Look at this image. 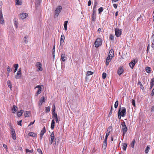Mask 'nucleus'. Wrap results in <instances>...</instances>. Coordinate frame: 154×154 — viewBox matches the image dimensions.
Segmentation results:
<instances>
[{"instance_id": "37998d69", "label": "nucleus", "mask_w": 154, "mask_h": 154, "mask_svg": "<svg viewBox=\"0 0 154 154\" xmlns=\"http://www.w3.org/2000/svg\"><path fill=\"white\" fill-rule=\"evenodd\" d=\"M131 103L133 106H135V100L132 99L131 100Z\"/></svg>"}, {"instance_id": "5fc2aeb1", "label": "nucleus", "mask_w": 154, "mask_h": 154, "mask_svg": "<svg viewBox=\"0 0 154 154\" xmlns=\"http://www.w3.org/2000/svg\"><path fill=\"white\" fill-rule=\"evenodd\" d=\"M35 121V120H34V121L33 122H30V124L28 125V126L29 127V126L33 125Z\"/></svg>"}, {"instance_id": "774afa93", "label": "nucleus", "mask_w": 154, "mask_h": 154, "mask_svg": "<svg viewBox=\"0 0 154 154\" xmlns=\"http://www.w3.org/2000/svg\"><path fill=\"white\" fill-rule=\"evenodd\" d=\"M3 146L6 149H8V148H7V146L6 144H3Z\"/></svg>"}, {"instance_id": "a18cd8bd", "label": "nucleus", "mask_w": 154, "mask_h": 154, "mask_svg": "<svg viewBox=\"0 0 154 154\" xmlns=\"http://www.w3.org/2000/svg\"><path fill=\"white\" fill-rule=\"evenodd\" d=\"M41 89H38V90L36 92V94L37 95L39 94H40L41 92Z\"/></svg>"}, {"instance_id": "4c0bfd02", "label": "nucleus", "mask_w": 154, "mask_h": 154, "mask_svg": "<svg viewBox=\"0 0 154 154\" xmlns=\"http://www.w3.org/2000/svg\"><path fill=\"white\" fill-rule=\"evenodd\" d=\"M19 66L18 64H14L13 65V67H14V69H17Z\"/></svg>"}, {"instance_id": "680f3d73", "label": "nucleus", "mask_w": 154, "mask_h": 154, "mask_svg": "<svg viewBox=\"0 0 154 154\" xmlns=\"http://www.w3.org/2000/svg\"><path fill=\"white\" fill-rule=\"evenodd\" d=\"M91 5V1L90 0H89L88 2V5L90 6Z\"/></svg>"}, {"instance_id": "6e6d98bb", "label": "nucleus", "mask_w": 154, "mask_h": 154, "mask_svg": "<svg viewBox=\"0 0 154 154\" xmlns=\"http://www.w3.org/2000/svg\"><path fill=\"white\" fill-rule=\"evenodd\" d=\"M97 3L96 2L94 3V6L93 7V10H94V9H95L96 8V6H97Z\"/></svg>"}, {"instance_id": "c9c22d12", "label": "nucleus", "mask_w": 154, "mask_h": 154, "mask_svg": "<svg viewBox=\"0 0 154 154\" xmlns=\"http://www.w3.org/2000/svg\"><path fill=\"white\" fill-rule=\"evenodd\" d=\"M118 104H119V102H118V100H116V102L115 103V104H114V107L116 109L117 108L118 106Z\"/></svg>"}, {"instance_id": "6ab92c4d", "label": "nucleus", "mask_w": 154, "mask_h": 154, "mask_svg": "<svg viewBox=\"0 0 154 154\" xmlns=\"http://www.w3.org/2000/svg\"><path fill=\"white\" fill-rule=\"evenodd\" d=\"M61 59L62 60L63 62H64L66 60V58L65 57V54H64L61 53Z\"/></svg>"}, {"instance_id": "4be33fe9", "label": "nucleus", "mask_w": 154, "mask_h": 154, "mask_svg": "<svg viewBox=\"0 0 154 154\" xmlns=\"http://www.w3.org/2000/svg\"><path fill=\"white\" fill-rule=\"evenodd\" d=\"M137 85H140V88L142 90H144V87L142 83V82L140 81L139 79L138 80V83H137Z\"/></svg>"}, {"instance_id": "864d4df0", "label": "nucleus", "mask_w": 154, "mask_h": 154, "mask_svg": "<svg viewBox=\"0 0 154 154\" xmlns=\"http://www.w3.org/2000/svg\"><path fill=\"white\" fill-rule=\"evenodd\" d=\"M150 84H153L154 85V78H152V79L150 83Z\"/></svg>"}, {"instance_id": "72a5a7b5", "label": "nucleus", "mask_w": 154, "mask_h": 154, "mask_svg": "<svg viewBox=\"0 0 154 154\" xmlns=\"http://www.w3.org/2000/svg\"><path fill=\"white\" fill-rule=\"evenodd\" d=\"M107 133L105 136V138L106 139H107L108 137L109 134V133L110 132V130H107Z\"/></svg>"}, {"instance_id": "a211bd4d", "label": "nucleus", "mask_w": 154, "mask_h": 154, "mask_svg": "<svg viewBox=\"0 0 154 154\" xmlns=\"http://www.w3.org/2000/svg\"><path fill=\"white\" fill-rule=\"evenodd\" d=\"M24 111L23 110H20L17 113V115L18 117L21 116L23 113Z\"/></svg>"}, {"instance_id": "79ce46f5", "label": "nucleus", "mask_w": 154, "mask_h": 154, "mask_svg": "<svg viewBox=\"0 0 154 154\" xmlns=\"http://www.w3.org/2000/svg\"><path fill=\"white\" fill-rule=\"evenodd\" d=\"M24 41L26 44L27 43V42H28V41L27 39V38L26 36L24 37Z\"/></svg>"}, {"instance_id": "e433bc0d", "label": "nucleus", "mask_w": 154, "mask_h": 154, "mask_svg": "<svg viewBox=\"0 0 154 154\" xmlns=\"http://www.w3.org/2000/svg\"><path fill=\"white\" fill-rule=\"evenodd\" d=\"M52 116H52V117H54L55 118L57 117V115L55 113V112H52Z\"/></svg>"}, {"instance_id": "49530a36", "label": "nucleus", "mask_w": 154, "mask_h": 154, "mask_svg": "<svg viewBox=\"0 0 154 154\" xmlns=\"http://www.w3.org/2000/svg\"><path fill=\"white\" fill-rule=\"evenodd\" d=\"M112 106L110 112L109 114V116H110L112 114Z\"/></svg>"}, {"instance_id": "6e6552de", "label": "nucleus", "mask_w": 154, "mask_h": 154, "mask_svg": "<svg viewBox=\"0 0 154 154\" xmlns=\"http://www.w3.org/2000/svg\"><path fill=\"white\" fill-rule=\"evenodd\" d=\"M28 16V14L26 13H22L19 15V18L22 20H23L26 18Z\"/></svg>"}, {"instance_id": "f704fd0d", "label": "nucleus", "mask_w": 154, "mask_h": 154, "mask_svg": "<svg viewBox=\"0 0 154 154\" xmlns=\"http://www.w3.org/2000/svg\"><path fill=\"white\" fill-rule=\"evenodd\" d=\"M51 139L54 140V132H52L51 135Z\"/></svg>"}, {"instance_id": "7ed1b4c3", "label": "nucleus", "mask_w": 154, "mask_h": 154, "mask_svg": "<svg viewBox=\"0 0 154 154\" xmlns=\"http://www.w3.org/2000/svg\"><path fill=\"white\" fill-rule=\"evenodd\" d=\"M121 125L122 126V130L123 132L122 135L123 136H124L125 134L127 132L128 128L125 122L123 121L122 122Z\"/></svg>"}, {"instance_id": "052dcab7", "label": "nucleus", "mask_w": 154, "mask_h": 154, "mask_svg": "<svg viewBox=\"0 0 154 154\" xmlns=\"http://www.w3.org/2000/svg\"><path fill=\"white\" fill-rule=\"evenodd\" d=\"M54 141V140L51 139L50 140V145H51L53 141Z\"/></svg>"}, {"instance_id": "a878e982", "label": "nucleus", "mask_w": 154, "mask_h": 154, "mask_svg": "<svg viewBox=\"0 0 154 154\" xmlns=\"http://www.w3.org/2000/svg\"><path fill=\"white\" fill-rule=\"evenodd\" d=\"M30 113V112L29 111H26L24 113V114L25 117H29V115Z\"/></svg>"}, {"instance_id": "a19ab883", "label": "nucleus", "mask_w": 154, "mask_h": 154, "mask_svg": "<svg viewBox=\"0 0 154 154\" xmlns=\"http://www.w3.org/2000/svg\"><path fill=\"white\" fill-rule=\"evenodd\" d=\"M109 39L111 40H114V35L112 34L110 35Z\"/></svg>"}, {"instance_id": "58836bf2", "label": "nucleus", "mask_w": 154, "mask_h": 154, "mask_svg": "<svg viewBox=\"0 0 154 154\" xmlns=\"http://www.w3.org/2000/svg\"><path fill=\"white\" fill-rule=\"evenodd\" d=\"M50 111V108L49 106L47 107H46L45 109V112L48 113Z\"/></svg>"}, {"instance_id": "1a4fd4ad", "label": "nucleus", "mask_w": 154, "mask_h": 154, "mask_svg": "<svg viewBox=\"0 0 154 154\" xmlns=\"http://www.w3.org/2000/svg\"><path fill=\"white\" fill-rule=\"evenodd\" d=\"M5 23L3 17V14L1 9L0 8V23L3 24Z\"/></svg>"}, {"instance_id": "0e129e2a", "label": "nucleus", "mask_w": 154, "mask_h": 154, "mask_svg": "<svg viewBox=\"0 0 154 154\" xmlns=\"http://www.w3.org/2000/svg\"><path fill=\"white\" fill-rule=\"evenodd\" d=\"M107 139L105 138L104 142L103 143L107 144Z\"/></svg>"}, {"instance_id": "2f4dec72", "label": "nucleus", "mask_w": 154, "mask_h": 154, "mask_svg": "<svg viewBox=\"0 0 154 154\" xmlns=\"http://www.w3.org/2000/svg\"><path fill=\"white\" fill-rule=\"evenodd\" d=\"M146 70L147 73H149L151 71V68L150 67L148 66L146 67Z\"/></svg>"}, {"instance_id": "0eeeda50", "label": "nucleus", "mask_w": 154, "mask_h": 154, "mask_svg": "<svg viewBox=\"0 0 154 154\" xmlns=\"http://www.w3.org/2000/svg\"><path fill=\"white\" fill-rule=\"evenodd\" d=\"M115 35L116 37H119L122 34V30L121 29H119L116 28L115 29Z\"/></svg>"}, {"instance_id": "de8ad7c7", "label": "nucleus", "mask_w": 154, "mask_h": 154, "mask_svg": "<svg viewBox=\"0 0 154 154\" xmlns=\"http://www.w3.org/2000/svg\"><path fill=\"white\" fill-rule=\"evenodd\" d=\"M107 144L103 143V148L104 149H105L106 147Z\"/></svg>"}, {"instance_id": "dca6fc26", "label": "nucleus", "mask_w": 154, "mask_h": 154, "mask_svg": "<svg viewBox=\"0 0 154 154\" xmlns=\"http://www.w3.org/2000/svg\"><path fill=\"white\" fill-rule=\"evenodd\" d=\"M65 39V37L63 35H61L60 37V46L62 44H63L64 41Z\"/></svg>"}, {"instance_id": "393cba45", "label": "nucleus", "mask_w": 154, "mask_h": 154, "mask_svg": "<svg viewBox=\"0 0 154 154\" xmlns=\"http://www.w3.org/2000/svg\"><path fill=\"white\" fill-rule=\"evenodd\" d=\"M7 84L8 85V87L10 88L11 90H12V84L10 81H8L7 82Z\"/></svg>"}, {"instance_id": "4d7b16f0", "label": "nucleus", "mask_w": 154, "mask_h": 154, "mask_svg": "<svg viewBox=\"0 0 154 154\" xmlns=\"http://www.w3.org/2000/svg\"><path fill=\"white\" fill-rule=\"evenodd\" d=\"M106 74L105 72H103L102 75V77H106Z\"/></svg>"}, {"instance_id": "9b49d317", "label": "nucleus", "mask_w": 154, "mask_h": 154, "mask_svg": "<svg viewBox=\"0 0 154 154\" xmlns=\"http://www.w3.org/2000/svg\"><path fill=\"white\" fill-rule=\"evenodd\" d=\"M123 66H120L118 69V74L120 75L123 72Z\"/></svg>"}, {"instance_id": "09e8293b", "label": "nucleus", "mask_w": 154, "mask_h": 154, "mask_svg": "<svg viewBox=\"0 0 154 154\" xmlns=\"http://www.w3.org/2000/svg\"><path fill=\"white\" fill-rule=\"evenodd\" d=\"M41 102H44L45 101V98L44 97H41L40 100Z\"/></svg>"}, {"instance_id": "3c124183", "label": "nucleus", "mask_w": 154, "mask_h": 154, "mask_svg": "<svg viewBox=\"0 0 154 154\" xmlns=\"http://www.w3.org/2000/svg\"><path fill=\"white\" fill-rule=\"evenodd\" d=\"M22 122V120H21L20 121H18L17 122V124L18 125H19L20 126H21L22 125H21V122Z\"/></svg>"}, {"instance_id": "e2e57ef3", "label": "nucleus", "mask_w": 154, "mask_h": 154, "mask_svg": "<svg viewBox=\"0 0 154 154\" xmlns=\"http://www.w3.org/2000/svg\"><path fill=\"white\" fill-rule=\"evenodd\" d=\"M151 112H153L154 111V106H152L151 108Z\"/></svg>"}, {"instance_id": "473e14b6", "label": "nucleus", "mask_w": 154, "mask_h": 154, "mask_svg": "<svg viewBox=\"0 0 154 154\" xmlns=\"http://www.w3.org/2000/svg\"><path fill=\"white\" fill-rule=\"evenodd\" d=\"M45 132H46V130H45V127H44L42 129V130L41 131L40 134L43 135L44 134Z\"/></svg>"}, {"instance_id": "b1692460", "label": "nucleus", "mask_w": 154, "mask_h": 154, "mask_svg": "<svg viewBox=\"0 0 154 154\" xmlns=\"http://www.w3.org/2000/svg\"><path fill=\"white\" fill-rule=\"evenodd\" d=\"M17 107L16 106L14 105L13 106V108L12 109L13 113H15V112H16L17 110Z\"/></svg>"}, {"instance_id": "20e7f679", "label": "nucleus", "mask_w": 154, "mask_h": 154, "mask_svg": "<svg viewBox=\"0 0 154 154\" xmlns=\"http://www.w3.org/2000/svg\"><path fill=\"white\" fill-rule=\"evenodd\" d=\"M102 39L100 38H97L96 39L94 43L95 47L96 48H98L99 46L101 45H102Z\"/></svg>"}, {"instance_id": "f03ea898", "label": "nucleus", "mask_w": 154, "mask_h": 154, "mask_svg": "<svg viewBox=\"0 0 154 154\" xmlns=\"http://www.w3.org/2000/svg\"><path fill=\"white\" fill-rule=\"evenodd\" d=\"M62 9V7L61 6H58L57 7L55 10V13L54 15L55 18L57 17L58 16L59 14L60 13Z\"/></svg>"}, {"instance_id": "f3484780", "label": "nucleus", "mask_w": 154, "mask_h": 154, "mask_svg": "<svg viewBox=\"0 0 154 154\" xmlns=\"http://www.w3.org/2000/svg\"><path fill=\"white\" fill-rule=\"evenodd\" d=\"M55 123V122L54 120L53 119L52 120L51 126V129L52 130L54 128Z\"/></svg>"}, {"instance_id": "bb28decb", "label": "nucleus", "mask_w": 154, "mask_h": 154, "mask_svg": "<svg viewBox=\"0 0 154 154\" xmlns=\"http://www.w3.org/2000/svg\"><path fill=\"white\" fill-rule=\"evenodd\" d=\"M68 22L67 21H66L64 22V29L65 30H66L67 29V25Z\"/></svg>"}, {"instance_id": "f8f14e48", "label": "nucleus", "mask_w": 154, "mask_h": 154, "mask_svg": "<svg viewBox=\"0 0 154 154\" xmlns=\"http://www.w3.org/2000/svg\"><path fill=\"white\" fill-rule=\"evenodd\" d=\"M110 57V55H108V57L106 58V66H108L109 65V63L111 61L112 58Z\"/></svg>"}, {"instance_id": "aec40b11", "label": "nucleus", "mask_w": 154, "mask_h": 154, "mask_svg": "<svg viewBox=\"0 0 154 154\" xmlns=\"http://www.w3.org/2000/svg\"><path fill=\"white\" fill-rule=\"evenodd\" d=\"M96 18L95 11L94 10H93V12L92 14V20L93 21H95Z\"/></svg>"}, {"instance_id": "8fccbe9b", "label": "nucleus", "mask_w": 154, "mask_h": 154, "mask_svg": "<svg viewBox=\"0 0 154 154\" xmlns=\"http://www.w3.org/2000/svg\"><path fill=\"white\" fill-rule=\"evenodd\" d=\"M37 151L39 153H41V154H42V150L41 149H40L38 148L37 149Z\"/></svg>"}, {"instance_id": "7c9ffc66", "label": "nucleus", "mask_w": 154, "mask_h": 154, "mask_svg": "<svg viewBox=\"0 0 154 154\" xmlns=\"http://www.w3.org/2000/svg\"><path fill=\"white\" fill-rule=\"evenodd\" d=\"M135 142V140L134 139L130 144L131 147L134 148Z\"/></svg>"}, {"instance_id": "603ef678", "label": "nucleus", "mask_w": 154, "mask_h": 154, "mask_svg": "<svg viewBox=\"0 0 154 154\" xmlns=\"http://www.w3.org/2000/svg\"><path fill=\"white\" fill-rule=\"evenodd\" d=\"M109 53H110V54H112V55H114V51L113 50H110V51L109 52Z\"/></svg>"}, {"instance_id": "ea45409f", "label": "nucleus", "mask_w": 154, "mask_h": 154, "mask_svg": "<svg viewBox=\"0 0 154 154\" xmlns=\"http://www.w3.org/2000/svg\"><path fill=\"white\" fill-rule=\"evenodd\" d=\"M98 10L99 11V14H100V12L103 11V9L102 7H100L98 9Z\"/></svg>"}, {"instance_id": "f257e3e1", "label": "nucleus", "mask_w": 154, "mask_h": 154, "mask_svg": "<svg viewBox=\"0 0 154 154\" xmlns=\"http://www.w3.org/2000/svg\"><path fill=\"white\" fill-rule=\"evenodd\" d=\"M119 115H120L122 117H124L126 114V109L125 107L120 108L118 112Z\"/></svg>"}, {"instance_id": "cd10ccee", "label": "nucleus", "mask_w": 154, "mask_h": 154, "mask_svg": "<svg viewBox=\"0 0 154 154\" xmlns=\"http://www.w3.org/2000/svg\"><path fill=\"white\" fill-rule=\"evenodd\" d=\"M29 135L33 137H35L36 136V134L33 132H29Z\"/></svg>"}, {"instance_id": "69168bd1", "label": "nucleus", "mask_w": 154, "mask_h": 154, "mask_svg": "<svg viewBox=\"0 0 154 154\" xmlns=\"http://www.w3.org/2000/svg\"><path fill=\"white\" fill-rule=\"evenodd\" d=\"M113 6L115 8H117V5L116 4H113Z\"/></svg>"}, {"instance_id": "2eb2a0df", "label": "nucleus", "mask_w": 154, "mask_h": 154, "mask_svg": "<svg viewBox=\"0 0 154 154\" xmlns=\"http://www.w3.org/2000/svg\"><path fill=\"white\" fill-rule=\"evenodd\" d=\"M136 61L134 60H132L131 63H129V65L130 67L133 69L136 63Z\"/></svg>"}, {"instance_id": "338daca9", "label": "nucleus", "mask_w": 154, "mask_h": 154, "mask_svg": "<svg viewBox=\"0 0 154 154\" xmlns=\"http://www.w3.org/2000/svg\"><path fill=\"white\" fill-rule=\"evenodd\" d=\"M112 127L111 126H109L108 129V130H110V131L112 130Z\"/></svg>"}, {"instance_id": "c85d7f7f", "label": "nucleus", "mask_w": 154, "mask_h": 154, "mask_svg": "<svg viewBox=\"0 0 154 154\" xmlns=\"http://www.w3.org/2000/svg\"><path fill=\"white\" fill-rule=\"evenodd\" d=\"M150 149V147L149 146H147L146 148V149L145 150V153L146 154H147L148 153V152Z\"/></svg>"}, {"instance_id": "c756f323", "label": "nucleus", "mask_w": 154, "mask_h": 154, "mask_svg": "<svg viewBox=\"0 0 154 154\" xmlns=\"http://www.w3.org/2000/svg\"><path fill=\"white\" fill-rule=\"evenodd\" d=\"M94 72H93L90 71H88L87 73L86 74V76H90L91 75H92L93 74Z\"/></svg>"}, {"instance_id": "412c9836", "label": "nucleus", "mask_w": 154, "mask_h": 154, "mask_svg": "<svg viewBox=\"0 0 154 154\" xmlns=\"http://www.w3.org/2000/svg\"><path fill=\"white\" fill-rule=\"evenodd\" d=\"M122 148L125 151L127 147V144L126 143H123L122 144Z\"/></svg>"}, {"instance_id": "39448f33", "label": "nucleus", "mask_w": 154, "mask_h": 154, "mask_svg": "<svg viewBox=\"0 0 154 154\" xmlns=\"http://www.w3.org/2000/svg\"><path fill=\"white\" fill-rule=\"evenodd\" d=\"M35 66L37 69L38 71H42L43 69L42 68V64L40 62L36 63Z\"/></svg>"}, {"instance_id": "13d9d810", "label": "nucleus", "mask_w": 154, "mask_h": 154, "mask_svg": "<svg viewBox=\"0 0 154 154\" xmlns=\"http://www.w3.org/2000/svg\"><path fill=\"white\" fill-rule=\"evenodd\" d=\"M154 95V88L153 89L152 91V92L151 94V95L152 96H153Z\"/></svg>"}, {"instance_id": "9d476101", "label": "nucleus", "mask_w": 154, "mask_h": 154, "mask_svg": "<svg viewBox=\"0 0 154 154\" xmlns=\"http://www.w3.org/2000/svg\"><path fill=\"white\" fill-rule=\"evenodd\" d=\"M7 69V72L6 74L7 76H8L10 75V73L12 71V69L10 66H6Z\"/></svg>"}, {"instance_id": "bf43d9fd", "label": "nucleus", "mask_w": 154, "mask_h": 154, "mask_svg": "<svg viewBox=\"0 0 154 154\" xmlns=\"http://www.w3.org/2000/svg\"><path fill=\"white\" fill-rule=\"evenodd\" d=\"M145 78H142V79H141L140 81H142V83H145L144 82Z\"/></svg>"}, {"instance_id": "c03bdc74", "label": "nucleus", "mask_w": 154, "mask_h": 154, "mask_svg": "<svg viewBox=\"0 0 154 154\" xmlns=\"http://www.w3.org/2000/svg\"><path fill=\"white\" fill-rule=\"evenodd\" d=\"M26 152H33V150H29V149H26Z\"/></svg>"}, {"instance_id": "5701e85b", "label": "nucleus", "mask_w": 154, "mask_h": 154, "mask_svg": "<svg viewBox=\"0 0 154 154\" xmlns=\"http://www.w3.org/2000/svg\"><path fill=\"white\" fill-rule=\"evenodd\" d=\"M16 5H21L22 2L21 0H16L15 1Z\"/></svg>"}, {"instance_id": "ddd939ff", "label": "nucleus", "mask_w": 154, "mask_h": 154, "mask_svg": "<svg viewBox=\"0 0 154 154\" xmlns=\"http://www.w3.org/2000/svg\"><path fill=\"white\" fill-rule=\"evenodd\" d=\"M21 68H19L17 72L15 77H21Z\"/></svg>"}, {"instance_id": "4468645a", "label": "nucleus", "mask_w": 154, "mask_h": 154, "mask_svg": "<svg viewBox=\"0 0 154 154\" xmlns=\"http://www.w3.org/2000/svg\"><path fill=\"white\" fill-rule=\"evenodd\" d=\"M13 21L14 26H15L16 28H17L18 27V19L17 18H15L14 19Z\"/></svg>"}, {"instance_id": "423d86ee", "label": "nucleus", "mask_w": 154, "mask_h": 154, "mask_svg": "<svg viewBox=\"0 0 154 154\" xmlns=\"http://www.w3.org/2000/svg\"><path fill=\"white\" fill-rule=\"evenodd\" d=\"M11 134L12 136V137L14 140H15L16 138V134L15 132V131L14 129L12 128L11 127Z\"/></svg>"}]
</instances>
